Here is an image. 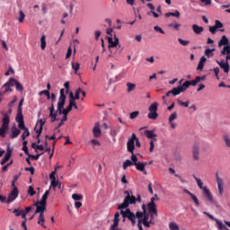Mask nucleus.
<instances>
[{"mask_svg": "<svg viewBox=\"0 0 230 230\" xmlns=\"http://www.w3.org/2000/svg\"><path fill=\"white\" fill-rule=\"evenodd\" d=\"M143 215H144V212H139L137 211L135 215L136 218H137L138 220H143Z\"/></svg>", "mask_w": 230, "mask_h": 230, "instance_id": "nucleus-63", "label": "nucleus"}, {"mask_svg": "<svg viewBox=\"0 0 230 230\" xmlns=\"http://www.w3.org/2000/svg\"><path fill=\"white\" fill-rule=\"evenodd\" d=\"M75 103H76V99L75 98V94L73 93V92H70L68 105L73 107V105H75Z\"/></svg>", "mask_w": 230, "mask_h": 230, "instance_id": "nucleus-30", "label": "nucleus"}, {"mask_svg": "<svg viewBox=\"0 0 230 230\" xmlns=\"http://www.w3.org/2000/svg\"><path fill=\"white\" fill-rule=\"evenodd\" d=\"M80 93H82V88L81 87H79L75 90V96H74V98L75 100H80Z\"/></svg>", "mask_w": 230, "mask_h": 230, "instance_id": "nucleus-53", "label": "nucleus"}, {"mask_svg": "<svg viewBox=\"0 0 230 230\" xmlns=\"http://www.w3.org/2000/svg\"><path fill=\"white\" fill-rule=\"evenodd\" d=\"M158 105L159 104L157 102H153L148 107L149 113L147 114V118L149 119H157V118H159V114L157 113V107H158Z\"/></svg>", "mask_w": 230, "mask_h": 230, "instance_id": "nucleus-6", "label": "nucleus"}, {"mask_svg": "<svg viewBox=\"0 0 230 230\" xmlns=\"http://www.w3.org/2000/svg\"><path fill=\"white\" fill-rule=\"evenodd\" d=\"M169 229H171V230H179V225H177V223H175V222H171L169 224Z\"/></svg>", "mask_w": 230, "mask_h": 230, "instance_id": "nucleus-44", "label": "nucleus"}, {"mask_svg": "<svg viewBox=\"0 0 230 230\" xmlns=\"http://www.w3.org/2000/svg\"><path fill=\"white\" fill-rule=\"evenodd\" d=\"M43 128H40L39 129H37V128H34V130L37 134L36 139H37V144L38 145H40V135L42 134Z\"/></svg>", "mask_w": 230, "mask_h": 230, "instance_id": "nucleus-26", "label": "nucleus"}, {"mask_svg": "<svg viewBox=\"0 0 230 230\" xmlns=\"http://www.w3.org/2000/svg\"><path fill=\"white\" fill-rule=\"evenodd\" d=\"M71 111H73V106L68 104V107H66V109H64V105L62 108H60L59 106H58V112L60 116H65L67 118V114H69V112H71Z\"/></svg>", "mask_w": 230, "mask_h": 230, "instance_id": "nucleus-16", "label": "nucleus"}, {"mask_svg": "<svg viewBox=\"0 0 230 230\" xmlns=\"http://www.w3.org/2000/svg\"><path fill=\"white\" fill-rule=\"evenodd\" d=\"M154 30L157 33H161L162 35H164V31H163V28L156 25V26L154 27Z\"/></svg>", "mask_w": 230, "mask_h": 230, "instance_id": "nucleus-60", "label": "nucleus"}, {"mask_svg": "<svg viewBox=\"0 0 230 230\" xmlns=\"http://www.w3.org/2000/svg\"><path fill=\"white\" fill-rule=\"evenodd\" d=\"M58 111H55V113H49V118H50V123H55V121H58Z\"/></svg>", "mask_w": 230, "mask_h": 230, "instance_id": "nucleus-27", "label": "nucleus"}, {"mask_svg": "<svg viewBox=\"0 0 230 230\" xmlns=\"http://www.w3.org/2000/svg\"><path fill=\"white\" fill-rule=\"evenodd\" d=\"M15 87L16 91H18L19 93H22L24 91V86L19 81H16Z\"/></svg>", "mask_w": 230, "mask_h": 230, "instance_id": "nucleus-39", "label": "nucleus"}, {"mask_svg": "<svg viewBox=\"0 0 230 230\" xmlns=\"http://www.w3.org/2000/svg\"><path fill=\"white\" fill-rule=\"evenodd\" d=\"M139 116V111H133L129 114L130 119H136Z\"/></svg>", "mask_w": 230, "mask_h": 230, "instance_id": "nucleus-59", "label": "nucleus"}, {"mask_svg": "<svg viewBox=\"0 0 230 230\" xmlns=\"http://www.w3.org/2000/svg\"><path fill=\"white\" fill-rule=\"evenodd\" d=\"M217 30H220V28H224V23L220 22L219 20L215 21V25H214Z\"/></svg>", "mask_w": 230, "mask_h": 230, "instance_id": "nucleus-52", "label": "nucleus"}, {"mask_svg": "<svg viewBox=\"0 0 230 230\" xmlns=\"http://www.w3.org/2000/svg\"><path fill=\"white\" fill-rule=\"evenodd\" d=\"M67 121V117L63 115V118L60 119V122L58 124V126L55 128V130H58V132H60V127L64 125V122Z\"/></svg>", "mask_w": 230, "mask_h": 230, "instance_id": "nucleus-31", "label": "nucleus"}, {"mask_svg": "<svg viewBox=\"0 0 230 230\" xmlns=\"http://www.w3.org/2000/svg\"><path fill=\"white\" fill-rule=\"evenodd\" d=\"M145 136L147 137V139H154V141H157L155 137H157V135L154 133V130H146Z\"/></svg>", "mask_w": 230, "mask_h": 230, "instance_id": "nucleus-22", "label": "nucleus"}, {"mask_svg": "<svg viewBox=\"0 0 230 230\" xmlns=\"http://www.w3.org/2000/svg\"><path fill=\"white\" fill-rule=\"evenodd\" d=\"M23 212H24L23 209H19V208H14L13 210V213L15 215V217H21Z\"/></svg>", "mask_w": 230, "mask_h": 230, "instance_id": "nucleus-45", "label": "nucleus"}, {"mask_svg": "<svg viewBox=\"0 0 230 230\" xmlns=\"http://www.w3.org/2000/svg\"><path fill=\"white\" fill-rule=\"evenodd\" d=\"M217 64L223 69L224 73H229L230 66L229 61H226L225 59H221V61H218V59H216Z\"/></svg>", "mask_w": 230, "mask_h": 230, "instance_id": "nucleus-12", "label": "nucleus"}, {"mask_svg": "<svg viewBox=\"0 0 230 230\" xmlns=\"http://www.w3.org/2000/svg\"><path fill=\"white\" fill-rule=\"evenodd\" d=\"M128 93H132L136 89V84L127 83Z\"/></svg>", "mask_w": 230, "mask_h": 230, "instance_id": "nucleus-40", "label": "nucleus"}, {"mask_svg": "<svg viewBox=\"0 0 230 230\" xmlns=\"http://www.w3.org/2000/svg\"><path fill=\"white\" fill-rule=\"evenodd\" d=\"M66 90L64 88L60 89V95L58 98V107L59 106V109H61L63 107V105H66Z\"/></svg>", "mask_w": 230, "mask_h": 230, "instance_id": "nucleus-11", "label": "nucleus"}, {"mask_svg": "<svg viewBox=\"0 0 230 230\" xmlns=\"http://www.w3.org/2000/svg\"><path fill=\"white\" fill-rule=\"evenodd\" d=\"M178 42L181 46H188V44H190V40H182L181 38L178 39Z\"/></svg>", "mask_w": 230, "mask_h": 230, "instance_id": "nucleus-54", "label": "nucleus"}, {"mask_svg": "<svg viewBox=\"0 0 230 230\" xmlns=\"http://www.w3.org/2000/svg\"><path fill=\"white\" fill-rule=\"evenodd\" d=\"M13 152V149L10 148V146H8L4 156L0 161V164L2 166L6 164V163H8L10 161V158L12 157V153Z\"/></svg>", "mask_w": 230, "mask_h": 230, "instance_id": "nucleus-10", "label": "nucleus"}, {"mask_svg": "<svg viewBox=\"0 0 230 230\" xmlns=\"http://www.w3.org/2000/svg\"><path fill=\"white\" fill-rule=\"evenodd\" d=\"M136 169L138 172H142V173H144V175H146V169H145L146 167V162H138L137 164H135Z\"/></svg>", "mask_w": 230, "mask_h": 230, "instance_id": "nucleus-18", "label": "nucleus"}, {"mask_svg": "<svg viewBox=\"0 0 230 230\" xmlns=\"http://www.w3.org/2000/svg\"><path fill=\"white\" fill-rule=\"evenodd\" d=\"M203 197L210 202V204H215V199H213V194H211V190L208 189V187H204L203 189Z\"/></svg>", "mask_w": 230, "mask_h": 230, "instance_id": "nucleus-14", "label": "nucleus"}, {"mask_svg": "<svg viewBox=\"0 0 230 230\" xmlns=\"http://www.w3.org/2000/svg\"><path fill=\"white\" fill-rule=\"evenodd\" d=\"M193 159L194 161H199V147L198 146H193Z\"/></svg>", "mask_w": 230, "mask_h": 230, "instance_id": "nucleus-34", "label": "nucleus"}, {"mask_svg": "<svg viewBox=\"0 0 230 230\" xmlns=\"http://www.w3.org/2000/svg\"><path fill=\"white\" fill-rule=\"evenodd\" d=\"M186 91V88L184 86V84L182 85L179 84L177 87H174L171 90V93L172 96H179L181 93H184Z\"/></svg>", "mask_w": 230, "mask_h": 230, "instance_id": "nucleus-17", "label": "nucleus"}, {"mask_svg": "<svg viewBox=\"0 0 230 230\" xmlns=\"http://www.w3.org/2000/svg\"><path fill=\"white\" fill-rule=\"evenodd\" d=\"M136 134L133 133L131 135V137L128 138V143H127V148H128V152H129V154H134V150H136Z\"/></svg>", "mask_w": 230, "mask_h": 230, "instance_id": "nucleus-8", "label": "nucleus"}, {"mask_svg": "<svg viewBox=\"0 0 230 230\" xmlns=\"http://www.w3.org/2000/svg\"><path fill=\"white\" fill-rule=\"evenodd\" d=\"M190 199H192L196 208H199L200 206V202H199V199L197 198V196H195V194H192L190 196Z\"/></svg>", "mask_w": 230, "mask_h": 230, "instance_id": "nucleus-43", "label": "nucleus"}, {"mask_svg": "<svg viewBox=\"0 0 230 230\" xmlns=\"http://www.w3.org/2000/svg\"><path fill=\"white\" fill-rule=\"evenodd\" d=\"M46 222V219L44 218V214H40L38 224L39 226H41L44 229H46V226H44V223Z\"/></svg>", "mask_w": 230, "mask_h": 230, "instance_id": "nucleus-29", "label": "nucleus"}, {"mask_svg": "<svg viewBox=\"0 0 230 230\" xmlns=\"http://www.w3.org/2000/svg\"><path fill=\"white\" fill-rule=\"evenodd\" d=\"M11 139H15V137L21 135V129L17 128V127L13 126L11 128Z\"/></svg>", "mask_w": 230, "mask_h": 230, "instance_id": "nucleus-21", "label": "nucleus"}, {"mask_svg": "<svg viewBox=\"0 0 230 230\" xmlns=\"http://www.w3.org/2000/svg\"><path fill=\"white\" fill-rule=\"evenodd\" d=\"M147 211L150 214L151 218L157 217V204H155V197L151 198L149 203H147Z\"/></svg>", "mask_w": 230, "mask_h": 230, "instance_id": "nucleus-5", "label": "nucleus"}, {"mask_svg": "<svg viewBox=\"0 0 230 230\" xmlns=\"http://www.w3.org/2000/svg\"><path fill=\"white\" fill-rule=\"evenodd\" d=\"M222 46H229V39L226 35H223L221 40L218 41V48H222Z\"/></svg>", "mask_w": 230, "mask_h": 230, "instance_id": "nucleus-20", "label": "nucleus"}, {"mask_svg": "<svg viewBox=\"0 0 230 230\" xmlns=\"http://www.w3.org/2000/svg\"><path fill=\"white\" fill-rule=\"evenodd\" d=\"M199 78L196 76L195 80H187L183 83V85L185 87V90L190 88V85H192V87H195V85H197V84H199Z\"/></svg>", "mask_w": 230, "mask_h": 230, "instance_id": "nucleus-19", "label": "nucleus"}, {"mask_svg": "<svg viewBox=\"0 0 230 230\" xmlns=\"http://www.w3.org/2000/svg\"><path fill=\"white\" fill-rule=\"evenodd\" d=\"M125 195L124 200L119 204L117 209H127L129 205L136 204V196H133L132 190H124Z\"/></svg>", "mask_w": 230, "mask_h": 230, "instance_id": "nucleus-1", "label": "nucleus"}, {"mask_svg": "<svg viewBox=\"0 0 230 230\" xmlns=\"http://www.w3.org/2000/svg\"><path fill=\"white\" fill-rule=\"evenodd\" d=\"M28 195H30V197H33L36 195V191L35 189H33V186H29L28 191H27Z\"/></svg>", "mask_w": 230, "mask_h": 230, "instance_id": "nucleus-41", "label": "nucleus"}, {"mask_svg": "<svg viewBox=\"0 0 230 230\" xmlns=\"http://www.w3.org/2000/svg\"><path fill=\"white\" fill-rule=\"evenodd\" d=\"M22 103H24V98H22L20 100V102H19L18 109H17V114L16 115L22 114Z\"/></svg>", "mask_w": 230, "mask_h": 230, "instance_id": "nucleus-33", "label": "nucleus"}, {"mask_svg": "<svg viewBox=\"0 0 230 230\" xmlns=\"http://www.w3.org/2000/svg\"><path fill=\"white\" fill-rule=\"evenodd\" d=\"M129 166H134V164L132 163V161L130 160H126L123 164H122V168L123 170H126L127 168H128Z\"/></svg>", "mask_w": 230, "mask_h": 230, "instance_id": "nucleus-37", "label": "nucleus"}, {"mask_svg": "<svg viewBox=\"0 0 230 230\" xmlns=\"http://www.w3.org/2000/svg\"><path fill=\"white\" fill-rule=\"evenodd\" d=\"M108 40V49L110 51V54L108 55V58H114V55H116V51H114V48H118L119 46V38L114 34V40H112V37H107Z\"/></svg>", "mask_w": 230, "mask_h": 230, "instance_id": "nucleus-3", "label": "nucleus"}, {"mask_svg": "<svg viewBox=\"0 0 230 230\" xmlns=\"http://www.w3.org/2000/svg\"><path fill=\"white\" fill-rule=\"evenodd\" d=\"M193 179H195L199 188L200 190H204V182H202V180H200V178H198L197 176H195V174H193Z\"/></svg>", "mask_w": 230, "mask_h": 230, "instance_id": "nucleus-32", "label": "nucleus"}, {"mask_svg": "<svg viewBox=\"0 0 230 230\" xmlns=\"http://www.w3.org/2000/svg\"><path fill=\"white\" fill-rule=\"evenodd\" d=\"M169 28H174L175 31H179L181 30V23H170Z\"/></svg>", "mask_w": 230, "mask_h": 230, "instance_id": "nucleus-49", "label": "nucleus"}, {"mask_svg": "<svg viewBox=\"0 0 230 230\" xmlns=\"http://www.w3.org/2000/svg\"><path fill=\"white\" fill-rule=\"evenodd\" d=\"M173 119H177V111L172 112L169 116V123H172V121H173Z\"/></svg>", "mask_w": 230, "mask_h": 230, "instance_id": "nucleus-55", "label": "nucleus"}, {"mask_svg": "<svg viewBox=\"0 0 230 230\" xmlns=\"http://www.w3.org/2000/svg\"><path fill=\"white\" fill-rule=\"evenodd\" d=\"M120 215H122L123 218H127L128 220H133L136 218V214L134 212L130 211L129 208H126V211H123V209H120Z\"/></svg>", "mask_w": 230, "mask_h": 230, "instance_id": "nucleus-13", "label": "nucleus"}, {"mask_svg": "<svg viewBox=\"0 0 230 230\" xmlns=\"http://www.w3.org/2000/svg\"><path fill=\"white\" fill-rule=\"evenodd\" d=\"M16 84H17V79L13 77H10L9 80L6 82L7 87H13Z\"/></svg>", "mask_w": 230, "mask_h": 230, "instance_id": "nucleus-28", "label": "nucleus"}, {"mask_svg": "<svg viewBox=\"0 0 230 230\" xmlns=\"http://www.w3.org/2000/svg\"><path fill=\"white\" fill-rule=\"evenodd\" d=\"M72 199L74 200H76V202H78V200H82L84 199V196H82L81 194L75 193L72 195Z\"/></svg>", "mask_w": 230, "mask_h": 230, "instance_id": "nucleus-46", "label": "nucleus"}, {"mask_svg": "<svg viewBox=\"0 0 230 230\" xmlns=\"http://www.w3.org/2000/svg\"><path fill=\"white\" fill-rule=\"evenodd\" d=\"M178 103L181 107H190V101H187V102H182L181 100H178Z\"/></svg>", "mask_w": 230, "mask_h": 230, "instance_id": "nucleus-58", "label": "nucleus"}, {"mask_svg": "<svg viewBox=\"0 0 230 230\" xmlns=\"http://www.w3.org/2000/svg\"><path fill=\"white\" fill-rule=\"evenodd\" d=\"M60 181H58V180H54L50 182V187L49 190H51V188H53L54 190L58 186Z\"/></svg>", "mask_w": 230, "mask_h": 230, "instance_id": "nucleus-50", "label": "nucleus"}, {"mask_svg": "<svg viewBox=\"0 0 230 230\" xmlns=\"http://www.w3.org/2000/svg\"><path fill=\"white\" fill-rule=\"evenodd\" d=\"M148 218H150V214H148V212H144L141 222L146 221Z\"/></svg>", "mask_w": 230, "mask_h": 230, "instance_id": "nucleus-62", "label": "nucleus"}, {"mask_svg": "<svg viewBox=\"0 0 230 230\" xmlns=\"http://www.w3.org/2000/svg\"><path fill=\"white\" fill-rule=\"evenodd\" d=\"M71 55H73V49H71V46H69L66 54V58H70Z\"/></svg>", "mask_w": 230, "mask_h": 230, "instance_id": "nucleus-57", "label": "nucleus"}, {"mask_svg": "<svg viewBox=\"0 0 230 230\" xmlns=\"http://www.w3.org/2000/svg\"><path fill=\"white\" fill-rule=\"evenodd\" d=\"M15 121L16 123H18V128H20V130H25V134H27L28 136L29 129L28 128H26V124H24V115H16Z\"/></svg>", "mask_w": 230, "mask_h": 230, "instance_id": "nucleus-7", "label": "nucleus"}, {"mask_svg": "<svg viewBox=\"0 0 230 230\" xmlns=\"http://www.w3.org/2000/svg\"><path fill=\"white\" fill-rule=\"evenodd\" d=\"M33 206L36 208L35 215H44V212L46 211V206L48 205H46V203L37 201L36 203L33 204Z\"/></svg>", "mask_w": 230, "mask_h": 230, "instance_id": "nucleus-9", "label": "nucleus"}, {"mask_svg": "<svg viewBox=\"0 0 230 230\" xmlns=\"http://www.w3.org/2000/svg\"><path fill=\"white\" fill-rule=\"evenodd\" d=\"M93 137H100L102 136V129H100V126H94L93 128Z\"/></svg>", "mask_w": 230, "mask_h": 230, "instance_id": "nucleus-25", "label": "nucleus"}, {"mask_svg": "<svg viewBox=\"0 0 230 230\" xmlns=\"http://www.w3.org/2000/svg\"><path fill=\"white\" fill-rule=\"evenodd\" d=\"M19 197V189L17 187H14L11 192L9 193L7 199L6 196H3L0 194V202L3 204H12L15 199Z\"/></svg>", "mask_w": 230, "mask_h": 230, "instance_id": "nucleus-4", "label": "nucleus"}, {"mask_svg": "<svg viewBox=\"0 0 230 230\" xmlns=\"http://www.w3.org/2000/svg\"><path fill=\"white\" fill-rule=\"evenodd\" d=\"M221 55H230V45H226L223 48Z\"/></svg>", "mask_w": 230, "mask_h": 230, "instance_id": "nucleus-38", "label": "nucleus"}, {"mask_svg": "<svg viewBox=\"0 0 230 230\" xmlns=\"http://www.w3.org/2000/svg\"><path fill=\"white\" fill-rule=\"evenodd\" d=\"M72 64V69L76 73L78 69H80V63H75V61L71 62Z\"/></svg>", "mask_w": 230, "mask_h": 230, "instance_id": "nucleus-47", "label": "nucleus"}, {"mask_svg": "<svg viewBox=\"0 0 230 230\" xmlns=\"http://www.w3.org/2000/svg\"><path fill=\"white\" fill-rule=\"evenodd\" d=\"M217 30L218 29L215 25L209 27V31H210V33H212V35H215V33H217Z\"/></svg>", "mask_w": 230, "mask_h": 230, "instance_id": "nucleus-64", "label": "nucleus"}, {"mask_svg": "<svg viewBox=\"0 0 230 230\" xmlns=\"http://www.w3.org/2000/svg\"><path fill=\"white\" fill-rule=\"evenodd\" d=\"M216 179L217 183L218 193L219 195L222 196L224 194V181L222 180V178H220V176H218V172L216 173Z\"/></svg>", "mask_w": 230, "mask_h": 230, "instance_id": "nucleus-15", "label": "nucleus"}, {"mask_svg": "<svg viewBox=\"0 0 230 230\" xmlns=\"http://www.w3.org/2000/svg\"><path fill=\"white\" fill-rule=\"evenodd\" d=\"M40 48L43 51L46 49V35H42L40 38Z\"/></svg>", "mask_w": 230, "mask_h": 230, "instance_id": "nucleus-36", "label": "nucleus"}, {"mask_svg": "<svg viewBox=\"0 0 230 230\" xmlns=\"http://www.w3.org/2000/svg\"><path fill=\"white\" fill-rule=\"evenodd\" d=\"M4 88V94H6V93H13V89H11L12 86H7L6 83L3 85Z\"/></svg>", "mask_w": 230, "mask_h": 230, "instance_id": "nucleus-56", "label": "nucleus"}, {"mask_svg": "<svg viewBox=\"0 0 230 230\" xmlns=\"http://www.w3.org/2000/svg\"><path fill=\"white\" fill-rule=\"evenodd\" d=\"M213 51H215V49H205V55L209 58V57H213Z\"/></svg>", "mask_w": 230, "mask_h": 230, "instance_id": "nucleus-42", "label": "nucleus"}, {"mask_svg": "<svg viewBox=\"0 0 230 230\" xmlns=\"http://www.w3.org/2000/svg\"><path fill=\"white\" fill-rule=\"evenodd\" d=\"M192 30L196 35H200L202 31H204V27L199 26L198 24H193L192 25Z\"/></svg>", "mask_w": 230, "mask_h": 230, "instance_id": "nucleus-24", "label": "nucleus"}, {"mask_svg": "<svg viewBox=\"0 0 230 230\" xmlns=\"http://www.w3.org/2000/svg\"><path fill=\"white\" fill-rule=\"evenodd\" d=\"M131 162H132V164H133L134 166H136V164H137V163H139V162L137 161V156L134 153H131Z\"/></svg>", "mask_w": 230, "mask_h": 230, "instance_id": "nucleus-48", "label": "nucleus"}, {"mask_svg": "<svg viewBox=\"0 0 230 230\" xmlns=\"http://www.w3.org/2000/svg\"><path fill=\"white\" fill-rule=\"evenodd\" d=\"M2 126L0 128V137L3 138L6 137V134L8 133V128H10V115L6 112L2 111Z\"/></svg>", "mask_w": 230, "mask_h": 230, "instance_id": "nucleus-2", "label": "nucleus"}, {"mask_svg": "<svg viewBox=\"0 0 230 230\" xmlns=\"http://www.w3.org/2000/svg\"><path fill=\"white\" fill-rule=\"evenodd\" d=\"M19 15H20L18 19L19 22H24V18L26 17V14H24V13L21 10L19 12Z\"/></svg>", "mask_w": 230, "mask_h": 230, "instance_id": "nucleus-51", "label": "nucleus"}, {"mask_svg": "<svg viewBox=\"0 0 230 230\" xmlns=\"http://www.w3.org/2000/svg\"><path fill=\"white\" fill-rule=\"evenodd\" d=\"M44 155V152L37 155L29 154L28 157L32 159L33 161H39V159L40 158V155Z\"/></svg>", "mask_w": 230, "mask_h": 230, "instance_id": "nucleus-35", "label": "nucleus"}, {"mask_svg": "<svg viewBox=\"0 0 230 230\" xmlns=\"http://www.w3.org/2000/svg\"><path fill=\"white\" fill-rule=\"evenodd\" d=\"M119 127L117 129H111V136L112 137H116V136H118V132H119Z\"/></svg>", "mask_w": 230, "mask_h": 230, "instance_id": "nucleus-61", "label": "nucleus"}, {"mask_svg": "<svg viewBox=\"0 0 230 230\" xmlns=\"http://www.w3.org/2000/svg\"><path fill=\"white\" fill-rule=\"evenodd\" d=\"M164 17H176V19H179L181 18V12L179 10H175L173 13L169 12L164 14Z\"/></svg>", "mask_w": 230, "mask_h": 230, "instance_id": "nucleus-23", "label": "nucleus"}]
</instances>
